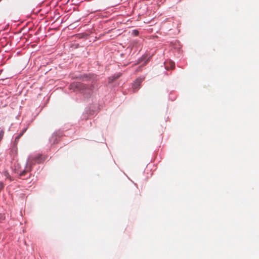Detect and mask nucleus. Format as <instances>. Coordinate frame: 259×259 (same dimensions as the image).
Instances as JSON below:
<instances>
[{
    "label": "nucleus",
    "instance_id": "obj_1",
    "mask_svg": "<svg viewBox=\"0 0 259 259\" xmlns=\"http://www.w3.org/2000/svg\"><path fill=\"white\" fill-rule=\"evenodd\" d=\"M71 86L72 87H74L76 88H77L78 90H85L88 88L85 84H83L80 82L74 83L71 85Z\"/></svg>",
    "mask_w": 259,
    "mask_h": 259
},
{
    "label": "nucleus",
    "instance_id": "obj_2",
    "mask_svg": "<svg viewBox=\"0 0 259 259\" xmlns=\"http://www.w3.org/2000/svg\"><path fill=\"white\" fill-rule=\"evenodd\" d=\"M142 82V79L141 78H138L136 80L133 84V89L135 91H137L139 90L140 88Z\"/></svg>",
    "mask_w": 259,
    "mask_h": 259
},
{
    "label": "nucleus",
    "instance_id": "obj_3",
    "mask_svg": "<svg viewBox=\"0 0 259 259\" xmlns=\"http://www.w3.org/2000/svg\"><path fill=\"white\" fill-rule=\"evenodd\" d=\"M33 162L32 163H41L43 161L45 160V159L42 157V156L41 155H38L36 156H35L34 158H33Z\"/></svg>",
    "mask_w": 259,
    "mask_h": 259
},
{
    "label": "nucleus",
    "instance_id": "obj_4",
    "mask_svg": "<svg viewBox=\"0 0 259 259\" xmlns=\"http://www.w3.org/2000/svg\"><path fill=\"white\" fill-rule=\"evenodd\" d=\"M165 68L166 69H173L175 68V63L172 61H169V63H165Z\"/></svg>",
    "mask_w": 259,
    "mask_h": 259
},
{
    "label": "nucleus",
    "instance_id": "obj_5",
    "mask_svg": "<svg viewBox=\"0 0 259 259\" xmlns=\"http://www.w3.org/2000/svg\"><path fill=\"white\" fill-rule=\"evenodd\" d=\"M4 129H2L1 130V132H0V140H2L4 137Z\"/></svg>",
    "mask_w": 259,
    "mask_h": 259
},
{
    "label": "nucleus",
    "instance_id": "obj_6",
    "mask_svg": "<svg viewBox=\"0 0 259 259\" xmlns=\"http://www.w3.org/2000/svg\"><path fill=\"white\" fill-rule=\"evenodd\" d=\"M5 219V216L4 214H0V223L2 222L3 221H4Z\"/></svg>",
    "mask_w": 259,
    "mask_h": 259
},
{
    "label": "nucleus",
    "instance_id": "obj_7",
    "mask_svg": "<svg viewBox=\"0 0 259 259\" xmlns=\"http://www.w3.org/2000/svg\"><path fill=\"white\" fill-rule=\"evenodd\" d=\"M27 172V171H26L25 170H23V171H22L20 174V176L21 177L22 176H23L25 175L26 172Z\"/></svg>",
    "mask_w": 259,
    "mask_h": 259
},
{
    "label": "nucleus",
    "instance_id": "obj_8",
    "mask_svg": "<svg viewBox=\"0 0 259 259\" xmlns=\"http://www.w3.org/2000/svg\"><path fill=\"white\" fill-rule=\"evenodd\" d=\"M4 184L2 182H0V190H1L2 189H3L4 188Z\"/></svg>",
    "mask_w": 259,
    "mask_h": 259
},
{
    "label": "nucleus",
    "instance_id": "obj_9",
    "mask_svg": "<svg viewBox=\"0 0 259 259\" xmlns=\"http://www.w3.org/2000/svg\"><path fill=\"white\" fill-rule=\"evenodd\" d=\"M21 135H19L18 136H17V137H16V140H17V139H19L20 138V137H21Z\"/></svg>",
    "mask_w": 259,
    "mask_h": 259
},
{
    "label": "nucleus",
    "instance_id": "obj_10",
    "mask_svg": "<svg viewBox=\"0 0 259 259\" xmlns=\"http://www.w3.org/2000/svg\"><path fill=\"white\" fill-rule=\"evenodd\" d=\"M138 33H139V32H138V31H136L135 32V34H136V35H138Z\"/></svg>",
    "mask_w": 259,
    "mask_h": 259
},
{
    "label": "nucleus",
    "instance_id": "obj_11",
    "mask_svg": "<svg viewBox=\"0 0 259 259\" xmlns=\"http://www.w3.org/2000/svg\"><path fill=\"white\" fill-rule=\"evenodd\" d=\"M7 177L8 178V177H9V175H8V173H7Z\"/></svg>",
    "mask_w": 259,
    "mask_h": 259
},
{
    "label": "nucleus",
    "instance_id": "obj_12",
    "mask_svg": "<svg viewBox=\"0 0 259 259\" xmlns=\"http://www.w3.org/2000/svg\"><path fill=\"white\" fill-rule=\"evenodd\" d=\"M1 141V140H0V142Z\"/></svg>",
    "mask_w": 259,
    "mask_h": 259
}]
</instances>
